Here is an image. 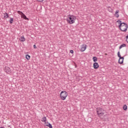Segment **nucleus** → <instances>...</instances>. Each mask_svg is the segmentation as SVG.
<instances>
[{"label": "nucleus", "instance_id": "obj_1", "mask_svg": "<svg viewBox=\"0 0 128 128\" xmlns=\"http://www.w3.org/2000/svg\"><path fill=\"white\" fill-rule=\"evenodd\" d=\"M116 22L119 24L118 27L120 30L124 32H126L128 30V24H126V22H122L120 20H118Z\"/></svg>", "mask_w": 128, "mask_h": 128}, {"label": "nucleus", "instance_id": "obj_2", "mask_svg": "<svg viewBox=\"0 0 128 128\" xmlns=\"http://www.w3.org/2000/svg\"><path fill=\"white\" fill-rule=\"evenodd\" d=\"M68 18L67 20V22L68 24H74V22H76V18L73 15H68Z\"/></svg>", "mask_w": 128, "mask_h": 128}, {"label": "nucleus", "instance_id": "obj_3", "mask_svg": "<svg viewBox=\"0 0 128 128\" xmlns=\"http://www.w3.org/2000/svg\"><path fill=\"white\" fill-rule=\"evenodd\" d=\"M98 116L100 118L104 114V110L100 108H98L96 110Z\"/></svg>", "mask_w": 128, "mask_h": 128}, {"label": "nucleus", "instance_id": "obj_4", "mask_svg": "<svg viewBox=\"0 0 128 128\" xmlns=\"http://www.w3.org/2000/svg\"><path fill=\"white\" fill-rule=\"evenodd\" d=\"M68 96V92L66 91H62L60 94V98L62 100H64Z\"/></svg>", "mask_w": 128, "mask_h": 128}, {"label": "nucleus", "instance_id": "obj_5", "mask_svg": "<svg viewBox=\"0 0 128 128\" xmlns=\"http://www.w3.org/2000/svg\"><path fill=\"white\" fill-rule=\"evenodd\" d=\"M118 56L119 57V60L118 61V64H124V58L122 57V56H120V52H118Z\"/></svg>", "mask_w": 128, "mask_h": 128}, {"label": "nucleus", "instance_id": "obj_6", "mask_svg": "<svg viewBox=\"0 0 128 128\" xmlns=\"http://www.w3.org/2000/svg\"><path fill=\"white\" fill-rule=\"evenodd\" d=\"M4 72H6V74H10V72H12V70L10 67L6 66L4 68Z\"/></svg>", "mask_w": 128, "mask_h": 128}, {"label": "nucleus", "instance_id": "obj_7", "mask_svg": "<svg viewBox=\"0 0 128 128\" xmlns=\"http://www.w3.org/2000/svg\"><path fill=\"white\" fill-rule=\"evenodd\" d=\"M86 50V45L82 44L81 46L80 52H84Z\"/></svg>", "mask_w": 128, "mask_h": 128}, {"label": "nucleus", "instance_id": "obj_8", "mask_svg": "<svg viewBox=\"0 0 128 128\" xmlns=\"http://www.w3.org/2000/svg\"><path fill=\"white\" fill-rule=\"evenodd\" d=\"M93 66L95 70H96V68H98L100 66L98 65V62H95L93 64Z\"/></svg>", "mask_w": 128, "mask_h": 128}, {"label": "nucleus", "instance_id": "obj_9", "mask_svg": "<svg viewBox=\"0 0 128 128\" xmlns=\"http://www.w3.org/2000/svg\"><path fill=\"white\" fill-rule=\"evenodd\" d=\"M118 12H120V10H117L116 11L115 14H114V16H116V18L120 17V15L118 14Z\"/></svg>", "mask_w": 128, "mask_h": 128}, {"label": "nucleus", "instance_id": "obj_10", "mask_svg": "<svg viewBox=\"0 0 128 128\" xmlns=\"http://www.w3.org/2000/svg\"><path fill=\"white\" fill-rule=\"evenodd\" d=\"M21 16L22 18H24V20H28V18H26V14H24L23 13Z\"/></svg>", "mask_w": 128, "mask_h": 128}, {"label": "nucleus", "instance_id": "obj_11", "mask_svg": "<svg viewBox=\"0 0 128 128\" xmlns=\"http://www.w3.org/2000/svg\"><path fill=\"white\" fill-rule=\"evenodd\" d=\"M92 60L94 62H98V58L96 56H94L92 58Z\"/></svg>", "mask_w": 128, "mask_h": 128}, {"label": "nucleus", "instance_id": "obj_12", "mask_svg": "<svg viewBox=\"0 0 128 128\" xmlns=\"http://www.w3.org/2000/svg\"><path fill=\"white\" fill-rule=\"evenodd\" d=\"M20 42H25L26 38H24V36H21L20 38Z\"/></svg>", "mask_w": 128, "mask_h": 128}, {"label": "nucleus", "instance_id": "obj_13", "mask_svg": "<svg viewBox=\"0 0 128 128\" xmlns=\"http://www.w3.org/2000/svg\"><path fill=\"white\" fill-rule=\"evenodd\" d=\"M42 122H46V116L43 117L42 118Z\"/></svg>", "mask_w": 128, "mask_h": 128}, {"label": "nucleus", "instance_id": "obj_14", "mask_svg": "<svg viewBox=\"0 0 128 128\" xmlns=\"http://www.w3.org/2000/svg\"><path fill=\"white\" fill-rule=\"evenodd\" d=\"M4 18H8V13H6V12L4 13Z\"/></svg>", "mask_w": 128, "mask_h": 128}, {"label": "nucleus", "instance_id": "obj_15", "mask_svg": "<svg viewBox=\"0 0 128 128\" xmlns=\"http://www.w3.org/2000/svg\"><path fill=\"white\" fill-rule=\"evenodd\" d=\"M126 44H122L121 46H120L119 48H126Z\"/></svg>", "mask_w": 128, "mask_h": 128}, {"label": "nucleus", "instance_id": "obj_16", "mask_svg": "<svg viewBox=\"0 0 128 128\" xmlns=\"http://www.w3.org/2000/svg\"><path fill=\"white\" fill-rule=\"evenodd\" d=\"M108 12H112V8L110 6L108 7Z\"/></svg>", "mask_w": 128, "mask_h": 128}, {"label": "nucleus", "instance_id": "obj_17", "mask_svg": "<svg viewBox=\"0 0 128 128\" xmlns=\"http://www.w3.org/2000/svg\"><path fill=\"white\" fill-rule=\"evenodd\" d=\"M46 126H48L50 128H52V124H50V123H48V124H47Z\"/></svg>", "mask_w": 128, "mask_h": 128}, {"label": "nucleus", "instance_id": "obj_18", "mask_svg": "<svg viewBox=\"0 0 128 128\" xmlns=\"http://www.w3.org/2000/svg\"><path fill=\"white\" fill-rule=\"evenodd\" d=\"M26 58L28 60H30V56L28 54L26 55Z\"/></svg>", "mask_w": 128, "mask_h": 128}, {"label": "nucleus", "instance_id": "obj_19", "mask_svg": "<svg viewBox=\"0 0 128 128\" xmlns=\"http://www.w3.org/2000/svg\"><path fill=\"white\" fill-rule=\"evenodd\" d=\"M123 110H128V106L126 105H124L123 106Z\"/></svg>", "mask_w": 128, "mask_h": 128}, {"label": "nucleus", "instance_id": "obj_20", "mask_svg": "<svg viewBox=\"0 0 128 128\" xmlns=\"http://www.w3.org/2000/svg\"><path fill=\"white\" fill-rule=\"evenodd\" d=\"M9 22H10V24H12V22H14V18H10Z\"/></svg>", "mask_w": 128, "mask_h": 128}, {"label": "nucleus", "instance_id": "obj_21", "mask_svg": "<svg viewBox=\"0 0 128 128\" xmlns=\"http://www.w3.org/2000/svg\"><path fill=\"white\" fill-rule=\"evenodd\" d=\"M18 14L22 15L24 13L20 10L18 11Z\"/></svg>", "mask_w": 128, "mask_h": 128}, {"label": "nucleus", "instance_id": "obj_22", "mask_svg": "<svg viewBox=\"0 0 128 128\" xmlns=\"http://www.w3.org/2000/svg\"><path fill=\"white\" fill-rule=\"evenodd\" d=\"M126 42L128 43V35L126 36Z\"/></svg>", "mask_w": 128, "mask_h": 128}, {"label": "nucleus", "instance_id": "obj_23", "mask_svg": "<svg viewBox=\"0 0 128 128\" xmlns=\"http://www.w3.org/2000/svg\"><path fill=\"white\" fill-rule=\"evenodd\" d=\"M37 2H44V0H37Z\"/></svg>", "mask_w": 128, "mask_h": 128}, {"label": "nucleus", "instance_id": "obj_24", "mask_svg": "<svg viewBox=\"0 0 128 128\" xmlns=\"http://www.w3.org/2000/svg\"><path fill=\"white\" fill-rule=\"evenodd\" d=\"M70 54H74V50H70Z\"/></svg>", "mask_w": 128, "mask_h": 128}, {"label": "nucleus", "instance_id": "obj_25", "mask_svg": "<svg viewBox=\"0 0 128 128\" xmlns=\"http://www.w3.org/2000/svg\"><path fill=\"white\" fill-rule=\"evenodd\" d=\"M34 48H36V44L34 45Z\"/></svg>", "mask_w": 128, "mask_h": 128}, {"label": "nucleus", "instance_id": "obj_26", "mask_svg": "<svg viewBox=\"0 0 128 128\" xmlns=\"http://www.w3.org/2000/svg\"><path fill=\"white\" fill-rule=\"evenodd\" d=\"M120 62H122V60H120Z\"/></svg>", "mask_w": 128, "mask_h": 128}]
</instances>
